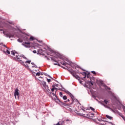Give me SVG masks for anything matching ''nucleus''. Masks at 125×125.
<instances>
[{
  "mask_svg": "<svg viewBox=\"0 0 125 125\" xmlns=\"http://www.w3.org/2000/svg\"><path fill=\"white\" fill-rule=\"evenodd\" d=\"M22 45L23 46H25V47H27V48H30V47H34L35 49H36V43H32V42H26L22 43Z\"/></svg>",
  "mask_w": 125,
  "mask_h": 125,
  "instance_id": "obj_1",
  "label": "nucleus"
},
{
  "mask_svg": "<svg viewBox=\"0 0 125 125\" xmlns=\"http://www.w3.org/2000/svg\"><path fill=\"white\" fill-rule=\"evenodd\" d=\"M42 84L43 85V89H44V91H48V92H49V91H50V90L48 87V86L46 85V82H42Z\"/></svg>",
  "mask_w": 125,
  "mask_h": 125,
  "instance_id": "obj_2",
  "label": "nucleus"
},
{
  "mask_svg": "<svg viewBox=\"0 0 125 125\" xmlns=\"http://www.w3.org/2000/svg\"><path fill=\"white\" fill-rule=\"evenodd\" d=\"M14 94L15 99H17V98L18 99H19V89L18 88H16ZM16 96L17 97V98H16Z\"/></svg>",
  "mask_w": 125,
  "mask_h": 125,
  "instance_id": "obj_3",
  "label": "nucleus"
},
{
  "mask_svg": "<svg viewBox=\"0 0 125 125\" xmlns=\"http://www.w3.org/2000/svg\"><path fill=\"white\" fill-rule=\"evenodd\" d=\"M57 102L58 103H59L61 105V106H68V104L65 103H63L62 102V101H60V100L59 99H57Z\"/></svg>",
  "mask_w": 125,
  "mask_h": 125,
  "instance_id": "obj_4",
  "label": "nucleus"
},
{
  "mask_svg": "<svg viewBox=\"0 0 125 125\" xmlns=\"http://www.w3.org/2000/svg\"><path fill=\"white\" fill-rule=\"evenodd\" d=\"M16 58L18 60V61H20V62L23 64L24 63V62L22 61V60H21V59H22V58L20 57V55H16Z\"/></svg>",
  "mask_w": 125,
  "mask_h": 125,
  "instance_id": "obj_5",
  "label": "nucleus"
},
{
  "mask_svg": "<svg viewBox=\"0 0 125 125\" xmlns=\"http://www.w3.org/2000/svg\"><path fill=\"white\" fill-rule=\"evenodd\" d=\"M80 74H81L82 75H83V78H81L82 80H83V81H84V79H85L86 78V72H81Z\"/></svg>",
  "mask_w": 125,
  "mask_h": 125,
  "instance_id": "obj_6",
  "label": "nucleus"
},
{
  "mask_svg": "<svg viewBox=\"0 0 125 125\" xmlns=\"http://www.w3.org/2000/svg\"><path fill=\"white\" fill-rule=\"evenodd\" d=\"M65 92L67 93V94H69L72 100H74V96L73 95V94H72V93H70V92H69L68 91H66Z\"/></svg>",
  "mask_w": 125,
  "mask_h": 125,
  "instance_id": "obj_7",
  "label": "nucleus"
},
{
  "mask_svg": "<svg viewBox=\"0 0 125 125\" xmlns=\"http://www.w3.org/2000/svg\"><path fill=\"white\" fill-rule=\"evenodd\" d=\"M51 59L52 61L57 62V63H54V65H58V62L55 59V58H51Z\"/></svg>",
  "mask_w": 125,
  "mask_h": 125,
  "instance_id": "obj_8",
  "label": "nucleus"
},
{
  "mask_svg": "<svg viewBox=\"0 0 125 125\" xmlns=\"http://www.w3.org/2000/svg\"><path fill=\"white\" fill-rule=\"evenodd\" d=\"M71 74L72 75V76L75 78L77 79V80H79V79H80V77L75 74H74L73 72H71Z\"/></svg>",
  "mask_w": 125,
  "mask_h": 125,
  "instance_id": "obj_9",
  "label": "nucleus"
},
{
  "mask_svg": "<svg viewBox=\"0 0 125 125\" xmlns=\"http://www.w3.org/2000/svg\"><path fill=\"white\" fill-rule=\"evenodd\" d=\"M86 116L89 117L90 118H93V116H94V113H89V114H86Z\"/></svg>",
  "mask_w": 125,
  "mask_h": 125,
  "instance_id": "obj_10",
  "label": "nucleus"
},
{
  "mask_svg": "<svg viewBox=\"0 0 125 125\" xmlns=\"http://www.w3.org/2000/svg\"><path fill=\"white\" fill-rule=\"evenodd\" d=\"M109 103V102H108V101L104 100V101L103 105H104V107H106V105H107V104Z\"/></svg>",
  "mask_w": 125,
  "mask_h": 125,
  "instance_id": "obj_11",
  "label": "nucleus"
},
{
  "mask_svg": "<svg viewBox=\"0 0 125 125\" xmlns=\"http://www.w3.org/2000/svg\"><path fill=\"white\" fill-rule=\"evenodd\" d=\"M67 62H69L68 65L69 66H71V67H74V63H73L72 62H69V60L67 61Z\"/></svg>",
  "mask_w": 125,
  "mask_h": 125,
  "instance_id": "obj_12",
  "label": "nucleus"
},
{
  "mask_svg": "<svg viewBox=\"0 0 125 125\" xmlns=\"http://www.w3.org/2000/svg\"><path fill=\"white\" fill-rule=\"evenodd\" d=\"M59 125H65V122L64 121H60L58 122Z\"/></svg>",
  "mask_w": 125,
  "mask_h": 125,
  "instance_id": "obj_13",
  "label": "nucleus"
},
{
  "mask_svg": "<svg viewBox=\"0 0 125 125\" xmlns=\"http://www.w3.org/2000/svg\"><path fill=\"white\" fill-rule=\"evenodd\" d=\"M38 54H42V49H39L38 50Z\"/></svg>",
  "mask_w": 125,
  "mask_h": 125,
  "instance_id": "obj_14",
  "label": "nucleus"
},
{
  "mask_svg": "<svg viewBox=\"0 0 125 125\" xmlns=\"http://www.w3.org/2000/svg\"><path fill=\"white\" fill-rule=\"evenodd\" d=\"M105 117L109 120H113V117L112 116H110L108 115H105Z\"/></svg>",
  "mask_w": 125,
  "mask_h": 125,
  "instance_id": "obj_15",
  "label": "nucleus"
},
{
  "mask_svg": "<svg viewBox=\"0 0 125 125\" xmlns=\"http://www.w3.org/2000/svg\"><path fill=\"white\" fill-rule=\"evenodd\" d=\"M52 87H53V88H52L51 89V91H52V92H53V91H54V90H55V89H57V88H55V86L54 85H52Z\"/></svg>",
  "mask_w": 125,
  "mask_h": 125,
  "instance_id": "obj_16",
  "label": "nucleus"
},
{
  "mask_svg": "<svg viewBox=\"0 0 125 125\" xmlns=\"http://www.w3.org/2000/svg\"><path fill=\"white\" fill-rule=\"evenodd\" d=\"M104 125H112V123L106 121V123L104 124Z\"/></svg>",
  "mask_w": 125,
  "mask_h": 125,
  "instance_id": "obj_17",
  "label": "nucleus"
},
{
  "mask_svg": "<svg viewBox=\"0 0 125 125\" xmlns=\"http://www.w3.org/2000/svg\"><path fill=\"white\" fill-rule=\"evenodd\" d=\"M6 36L9 38H13V35H11L10 34H6Z\"/></svg>",
  "mask_w": 125,
  "mask_h": 125,
  "instance_id": "obj_18",
  "label": "nucleus"
},
{
  "mask_svg": "<svg viewBox=\"0 0 125 125\" xmlns=\"http://www.w3.org/2000/svg\"><path fill=\"white\" fill-rule=\"evenodd\" d=\"M20 57H21V58L22 59V58H23L24 59H26L27 60V59L26 58V57H25V56L24 55H21Z\"/></svg>",
  "mask_w": 125,
  "mask_h": 125,
  "instance_id": "obj_19",
  "label": "nucleus"
},
{
  "mask_svg": "<svg viewBox=\"0 0 125 125\" xmlns=\"http://www.w3.org/2000/svg\"><path fill=\"white\" fill-rule=\"evenodd\" d=\"M104 87L105 89H108V90H111V88L108 87L107 85H105Z\"/></svg>",
  "mask_w": 125,
  "mask_h": 125,
  "instance_id": "obj_20",
  "label": "nucleus"
},
{
  "mask_svg": "<svg viewBox=\"0 0 125 125\" xmlns=\"http://www.w3.org/2000/svg\"><path fill=\"white\" fill-rule=\"evenodd\" d=\"M34 40H35L34 37L33 36L30 37V38H29V41H34Z\"/></svg>",
  "mask_w": 125,
  "mask_h": 125,
  "instance_id": "obj_21",
  "label": "nucleus"
},
{
  "mask_svg": "<svg viewBox=\"0 0 125 125\" xmlns=\"http://www.w3.org/2000/svg\"><path fill=\"white\" fill-rule=\"evenodd\" d=\"M62 98L63 99V100H67V96H62Z\"/></svg>",
  "mask_w": 125,
  "mask_h": 125,
  "instance_id": "obj_22",
  "label": "nucleus"
},
{
  "mask_svg": "<svg viewBox=\"0 0 125 125\" xmlns=\"http://www.w3.org/2000/svg\"><path fill=\"white\" fill-rule=\"evenodd\" d=\"M120 116L123 119V120L125 121V117L123 115V114H120Z\"/></svg>",
  "mask_w": 125,
  "mask_h": 125,
  "instance_id": "obj_23",
  "label": "nucleus"
},
{
  "mask_svg": "<svg viewBox=\"0 0 125 125\" xmlns=\"http://www.w3.org/2000/svg\"><path fill=\"white\" fill-rule=\"evenodd\" d=\"M15 53H17V52H14V51H12L11 52V54H12L13 55H14V56H15Z\"/></svg>",
  "mask_w": 125,
  "mask_h": 125,
  "instance_id": "obj_24",
  "label": "nucleus"
},
{
  "mask_svg": "<svg viewBox=\"0 0 125 125\" xmlns=\"http://www.w3.org/2000/svg\"><path fill=\"white\" fill-rule=\"evenodd\" d=\"M60 96H61V97H63V93H62V92H60Z\"/></svg>",
  "mask_w": 125,
  "mask_h": 125,
  "instance_id": "obj_25",
  "label": "nucleus"
},
{
  "mask_svg": "<svg viewBox=\"0 0 125 125\" xmlns=\"http://www.w3.org/2000/svg\"><path fill=\"white\" fill-rule=\"evenodd\" d=\"M18 42H22V40L19 39H18Z\"/></svg>",
  "mask_w": 125,
  "mask_h": 125,
  "instance_id": "obj_26",
  "label": "nucleus"
},
{
  "mask_svg": "<svg viewBox=\"0 0 125 125\" xmlns=\"http://www.w3.org/2000/svg\"><path fill=\"white\" fill-rule=\"evenodd\" d=\"M25 63H28V64H31V61H27Z\"/></svg>",
  "mask_w": 125,
  "mask_h": 125,
  "instance_id": "obj_27",
  "label": "nucleus"
},
{
  "mask_svg": "<svg viewBox=\"0 0 125 125\" xmlns=\"http://www.w3.org/2000/svg\"><path fill=\"white\" fill-rule=\"evenodd\" d=\"M6 53H8V54H10V51H9L8 50H6Z\"/></svg>",
  "mask_w": 125,
  "mask_h": 125,
  "instance_id": "obj_28",
  "label": "nucleus"
},
{
  "mask_svg": "<svg viewBox=\"0 0 125 125\" xmlns=\"http://www.w3.org/2000/svg\"><path fill=\"white\" fill-rule=\"evenodd\" d=\"M90 109L92 110V111H94V108L91 106L90 107Z\"/></svg>",
  "mask_w": 125,
  "mask_h": 125,
  "instance_id": "obj_29",
  "label": "nucleus"
},
{
  "mask_svg": "<svg viewBox=\"0 0 125 125\" xmlns=\"http://www.w3.org/2000/svg\"><path fill=\"white\" fill-rule=\"evenodd\" d=\"M91 73H92V74H93L94 75H96V72H95V71H92Z\"/></svg>",
  "mask_w": 125,
  "mask_h": 125,
  "instance_id": "obj_30",
  "label": "nucleus"
},
{
  "mask_svg": "<svg viewBox=\"0 0 125 125\" xmlns=\"http://www.w3.org/2000/svg\"><path fill=\"white\" fill-rule=\"evenodd\" d=\"M47 81L48 83H50V82H51V80L48 79L47 78Z\"/></svg>",
  "mask_w": 125,
  "mask_h": 125,
  "instance_id": "obj_31",
  "label": "nucleus"
},
{
  "mask_svg": "<svg viewBox=\"0 0 125 125\" xmlns=\"http://www.w3.org/2000/svg\"><path fill=\"white\" fill-rule=\"evenodd\" d=\"M61 64H62V65H63V66H65V65H66V63H65V62H61Z\"/></svg>",
  "mask_w": 125,
  "mask_h": 125,
  "instance_id": "obj_32",
  "label": "nucleus"
},
{
  "mask_svg": "<svg viewBox=\"0 0 125 125\" xmlns=\"http://www.w3.org/2000/svg\"><path fill=\"white\" fill-rule=\"evenodd\" d=\"M41 73H40V72H38L37 73H36V76H40Z\"/></svg>",
  "mask_w": 125,
  "mask_h": 125,
  "instance_id": "obj_33",
  "label": "nucleus"
},
{
  "mask_svg": "<svg viewBox=\"0 0 125 125\" xmlns=\"http://www.w3.org/2000/svg\"><path fill=\"white\" fill-rule=\"evenodd\" d=\"M88 83H91V84L92 85H93V83H92L91 81H89Z\"/></svg>",
  "mask_w": 125,
  "mask_h": 125,
  "instance_id": "obj_34",
  "label": "nucleus"
},
{
  "mask_svg": "<svg viewBox=\"0 0 125 125\" xmlns=\"http://www.w3.org/2000/svg\"><path fill=\"white\" fill-rule=\"evenodd\" d=\"M70 102V100L68 99L67 101H64L65 103H67V102Z\"/></svg>",
  "mask_w": 125,
  "mask_h": 125,
  "instance_id": "obj_35",
  "label": "nucleus"
},
{
  "mask_svg": "<svg viewBox=\"0 0 125 125\" xmlns=\"http://www.w3.org/2000/svg\"><path fill=\"white\" fill-rule=\"evenodd\" d=\"M100 83L101 84H103V81H100Z\"/></svg>",
  "mask_w": 125,
  "mask_h": 125,
  "instance_id": "obj_36",
  "label": "nucleus"
},
{
  "mask_svg": "<svg viewBox=\"0 0 125 125\" xmlns=\"http://www.w3.org/2000/svg\"><path fill=\"white\" fill-rule=\"evenodd\" d=\"M65 122H68V123H70V120L66 119V120H65Z\"/></svg>",
  "mask_w": 125,
  "mask_h": 125,
  "instance_id": "obj_37",
  "label": "nucleus"
},
{
  "mask_svg": "<svg viewBox=\"0 0 125 125\" xmlns=\"http://www.w3.org/2000/svg\"><path fill=\"white\" fill-rule=\"evenodd\" d=\"M86 77H87V79H88V78H89V74H86Z\"/></svg>",
  "mask_w": 125,
  "mask_h": 125,
  "instance_id": "obj_38",
  "label": "nucleus"
},
{
  "mask_svg": "<svg viewBox=\"0 0 125 125\" xmlns=\"http://www.w3.org/2000/svg\"><path fill=\"white\" fill-rule=\"evenodd\" d=\"M33 53H37V51L36 50H34L33 51Z\"/></svg>",
  "mask_w": 125,
  "mask_h": 125,
  "instance_id": "obj_39",
  "label": "nucleus"
},
{
  "mask_svg": "<svg viewBox=\"0 0 125 125\" xmlns=\"http://www.w3.org/2000/svg\"><path fill=\"white\" fill-rule=\"evenodd\" d=\"M64 63H65V65H69V63H68V62H65Z\"/></svg>",
  "mask_w": 125,
  "mask_h": 125,
  "instance_id": "obj_40",
  "label": "nucleus"
},
{
  "mask_svg": "<svg viewBox=\"0 0 125 125\" xmlns=\"http://www.w3.org/2000/svg\"><path fill=\"white\" fill-rule=\"evenodd\" d=\"M3 46H4L5 47H6V48H7V47L6 45H5V44L3 45Z\"/></svg>",
  "mask_w": 125,
  "mask_h": 125,
  "instance_id": "obj_41",
  "label": "nucleus"
},
{
  "mask_svg": "<svg viewBox=\"0 0 125 125\" xmlns=\"http://www.w3.org/2000/svg\"><path fill=\"white\" fill-rule=\"evenodd\" d=\"M80 83H83V81H80Z\"/></svg>",
  "mask_w": 125,
  "mask_h": 125,
  "instance_id": "obj_42",
  "label": "nucleus"
},
{
  "mask_svg": "<svg viewBox=\"0 0 125 125\" xmlns=\"http://www.w3.org/2000/svg\"><path fill=\"white\" fill-rule=\"evenodd\" d=\"M62 67L63 69H66V68H65V67H64V66H62Z\"/></svg>",
  "mask_w": 125,
  "mask_h": 125,
  "instance_id": "obj_43",
  "label": "nucleus"
},
{
  "mask_svg": "<svg viewBox=\"0 0 125 125\" xmlns=\"http://www.w3.org/2000/svg\"><path fill=\"white\" fill-rule=\"evenodd\" d=\"M39 42H42V41H38Z\"/></svg>",
  "mask_w": 125,
  "mask_h": 125,
  "instance_id": "obj_44",
  "label": "nucleus"
},
{
  "mask_svg": "<svg viewBox=\"0 0 125 125\" xmlns=\"http://www.w3.org/2000/svg\"><path fill=\"white\" fill-rule=\"evenodd\" d=\"M31 64H32V65L34 64V62H32Z\"/></svg>",
  "mask_w": 125,
  "mask_h": 125,
  "instance_id": "obj_45",
  "label": "nucleus"
},
{
  "mask_svg": "<svg viewBox=\"0 0 125 125\" xmlns=\"http://www.w3.org/2000/svg\"><path fill=\"white\" fill-rule=\"evenodd\" d=\"M48 77H49V78H51L50 76H48Z\"/></svg>",
  "mask_w": 125,
  "mask_h": 125,
  "instance_id": "obj_46",
  "label": "nucleus"
},
{
  "mask_svg": "<svg viewBox=\"0 0 125 125\" xmlns=\"http://www.w3.org/2000/svg\"><path fill=\"white\" fill-rule=\"evenodd\" d=\"M108 108H109V109H111V108H110V107H108Z\"/></svg>",
  "mask_w": 125,
  "mask_h": 125,
  "instance_id": "obj_47",
  "label": "nucleus"
},
{
  "mask_svg": "<svg viewBox=\"0 0 125 125\" xmlns=\"http://www.w3.org/2000/svg\"><path fill=\"white\" fill-rule=\"evenodd\" d=\"M83 70V71H84V70H83V69H82Z\"/></svg>",
  "mask_w": 125,
  "mask_h": 125,
  "instance_id": "obj_48",
  "label": "nucleus"
},
{
  "mask_svg": "<svg viewBox=\"0 0 125 125\" xmlns=\"http://www.w3.org/2000/svg\"><path fill=\"white\" fill-rule=\"evenodd\" d=\"M56 86H57V85H56Z\"/></svg>",
  "mask_w": 125,
  "mask_h": 125,
  "instance_id": "obj_49",
  "label": "nucleus"
}]
</instances>
